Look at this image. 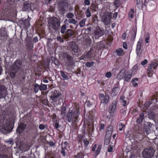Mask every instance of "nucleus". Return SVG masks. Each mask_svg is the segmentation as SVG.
<instances>
[{"label": "nucleus", "instance_id": "obj_63", "mask_svg": "<svg viewBox=\"0 0 158 158\" xmlns=\"http://www.w3.org/2000/svg\"><path fill=\"white\" fill-rule=\"evenodd\" d=\"M39 128L40 130H43L45 128V126L43 124H40L39 125Z\"/></svg>", "mask_w": 158, "mask_h": 158}, {"label": "nucleus", "instance_id": "obj_12", "mask_svg": "<svg viewBox=\"0 0 158 158\" xmlns=\"http://www.w3.org/2000/svg\"><path fill=\"white\" fill-rule=\"evenodd\" d=\"M143 41L142 40H139L138 42L136 48V53L137 55H139L141 53L142 51V49L141 46Z\"/></svg>", "mask_w": 158, "mask_h": 158}, {"label": "nucleus", "instance_id": "obj_24", "mask_svg": "<svg viewBox=\"0 0 158 158\" xmlns=\"http://www.w3.org/2000/svg\"><path fill=\"white\" fill-rule=\"evenodd\" d=\"M126 70L123 69H122L118 75V77L120 79H122L124 78L126 74Z\"/></svg>", "mask_w": 158, "mask_h": 158}, {"label": "nucleus", "instance_id": "obj_42", "mask_svg": "<svg viewBox=\"0 0 158 158\" xmlns=\"http://www.w3.org/2000/svg\"><path fill=\"white\" fill-rule=\"evenodd\" d=\"M51 60H53V62L55 65L57 66H59L60 65V62L57 59L55 58L54 57H52L51 58Z\"/></svg>", "mask_w": 158, "mask_h": 158}, {"label": "nucleus", "instance_id": "obj_44", "mask_svg": "<svg viewBox=\"0 0 158 158\" xmlns=\"http://www.w3.org/2000/svg\"><path fill=\"white\" fill-rule=\"evenodd\" d=\"M97 8V5L95 3H92L91 4L90 9L94 11H95Z\"/></svg>", "mask_w": 158, "mask_h": 158}, {"label": "nucleus", "instance_id": "obj_22", "mask_svg": "<svg viewBox=\"0 0 158 158\" xmlns=\"http://www.w3.org/2000/svg\"><path fill=\"white\" fill-rule=\"evenodd\" d=\"M20 21L22 25L25 27H28L30 25L29 20L28 19H25L24 20L22 19Z\"/></svg>", "mask_w": 158, "mask_h": 158}, {"label": "nucleus", "instance_id": "obj_25", "mask_svg": "<svg viewBox=\"0 0 158 158\" xmlns=\"http://www.w3.org/2000/svg\"><path fill=\"white\" fill-rule=\"evenodd\" d=\"M18 70H16L15 69L11 67L10 72V77L12 78H14L16 75V73Z\"/></svg>", "mask_w": 158, "mask_h": 158}, {"label": "nucleus", "instance_id": "obj_23", "mask_svg": "<svg viewBox=\"0 0 158 158\" xmlns=\"http://www.w3.org/2000/svg\"><path fill=\"white\" fill-rule=\"evenodd\" d=\"M120 88L118 86L115 87L112 89L111 92V94L114 96H116L119 91L120 90Z\"/></svg>", "mask_w": 158, "mask_h": 158}, {"label": "nucleus", "instance_id": "obj_55", "mask_svg": "<svg viewBox=\"0 0 158 158\" xmlns=\"http://www.w3.org/2000/svg\"><path fill=\"white\" fill-rule=\"evenodd\" d=\"M123 103L122 105L125 107L127 108V106L128 104L126 101L125 100L122 101V102H121Z\"/></svg>", "mask_w": 158, "mask_h": 158}, {"label": "nucleus", "instance_id": "obj_30", "mask_svg": "<svg viewBox=\"0 0 158 158\" xmlns=\"http://www.w3.org/2000/svg\"><path fill=\"white\" fill-rule=\"evenodd\" d=\"M137 28L136 27H133L131 31V35L132 37L135 38L137 33Z\"/></svg>", "mask_w": 158, "mask_h": 158}, {"label": "nucleus", "instance_id": "obj_54", "mask_svg": "<svg viewBox=\"0 0 158 158\" xmlns=\"http://www.w3.org/2000/svg\"><path fill=\"white\" fill-rule=\"evenodd\" d=\"M67 34L69 36H72L73 35L72 30L71 29H68L66 32Z\"/></svg>", "mask_w": 158, "mask_h": 158}, {"label": "nucleus", "instance_id": "obj_51", "mask_svg": "<svg viewBox=\"0 0 158 158\" xmlns=\"http://www.w3.org/2000/svg\"><path fill=\"white\" fill-rule=\"evenodd\" d=\"M102 147L101 145H99L98 146L97 149L95 152V153L96 155H98L100 153V151Z\"/></svg>", "mask_w": 158, "mask_h": 158}, {"label": "nucleus", "instance_id": "obj_3", "mask_svg": "<svg viewBox=\"0 0 158 158\" xmlns=\"http://www.w3.org/2000/svg\"><path fill=\"white\" fill-rule=\"evenodd\" d=\"M99 98L101 103L99 108L101 109H104L105 105L108 104L109 100V96L107 94L104 95L103 94H100Z\"/></svg>", "mask_w": 158, "mask_h": 158}, {"label": "nucleus", "instance_id": "obj_39", "mask_svg": "<svg viewBox=\"0 0 158 158\" xmlns=\"http://www.w3.org/2000/svg\"><path fill=\"white\" fill-rule=\"evenodd\" d=\"M138 81V78H135L132 79L131 82L132 83V85L133 87H136L138 85V84L135 82Z\"/></svg>", "mask_w": 158, "mask_h": 158}, {"label": "nucleus", "instance_id": "obj_62", "mask_svg": "<svg viewBox=\"0 0 158 158\" xmlns=\"http://www.w3.org/2000/svg\"><path fill=\"white\" fill-rule=\"evenodd\" d=\"M105 125L103 123H101L99 127V130L101 131L102 130L104 129Z\"/></svg>", "mask_w": 158, "mask_h": 158}, {"label": "nucleus", "instance_id": "obj_7", "mask_svg": "<svg viewBox=\"0 0 158 158\" xmlns=\"http://www.w3.org/2000/svg\"><path fill=\"white\" fill-rule=\"evenodd\" d=\"M117 103V100L113 101L112 103L111 106L109 108L108 112L112 117L113 116L114 112L116 109Z\"/></svg>", "mask_w": 158, "mask_h": 158}, {"label": "nucleus", "instance_id": "obj_11", "mask_svg": "<svg viewBox=\"0 0 158 158\" xmlns=\"http://www.w3.org/2000/svg\"><path fill=\"white\" fill-rule=\"evenodd\" d=\"M95 38L96 39H98L99 37L102 36L104 34V30L102 29L98 28L94 31Z\"/></svg>", "mask_w": 158, "mask_h": 158}, {"label": "nucleus", "instance_id": "obj_43", "mask_svg": "<svg viewBox=\"0 0 158 158\" xmlns=\"http://www.w3.org/2000/svg\"><path fill=\"white\" fill-rule=\"evenodd\" d=\"M1 36L3 37L4 38H6L8 36L6 31L4 30L1 32L0 34Z\"/></svg>", "mask_w": 158, "mask_h": 158}, {"label": "nucleus", "instance_id": "obj_28", "mask_svg": "<svg viewBox=\"0 0 158 158\" xmlns=\"http://www.w3.org/2000/svg\"><path fill=\"white\" fill-rule=\"evenodd\" d=\"M137 3L136 6L139 9H142L143 6V2L142 0H136Z\"/></svg>", "mask_w": 158, "mask_h": 158}, {"label": "nucleus", "instance_id": "obj_18", "mask_svg": "<svg viewBox=\"0 0 158 158\" xmlns=\"http://www.w3.org/2000/svg\"><path fill=\"white\" fill-rule=\"evenodd\" d=\"M69 45L72 49V50L75 53H77L79 52L78 45L74 42H72L69 44Z\"/></svg>", "mask_w": 158, "mask_h": 158}, {"label": "nucleus", "instance_id": "obj_16", "mask_svg": "<svg viewBox=\"0 0 158 158\" xmlns=\"http://www.w3.org/2000/svg\"><path fill=\"white\" fill-rule=\"evenodd\" d=\"M7 94L6 87L3 85H0V97H5Z\"/></svg>", "mask_w": 158, "mask_h": 158}, {"label": "nucleus", "instance_id": "obj_57", "mask_svg": "<svg viewBox=\"0 0 158 158\" xmlns=\"http://www.w3.org/2000/svg\"><path fill=\"white\" fill-rule=\"evenodd\" d=\"M57 40L58 41L61 43H63L64 42V39L60 36H58L57 37Z\"/></svg>", "mask_w": 158, "mask_h": 158}, {"label": "nucleus", "instance_id": "obj_58", "mask_svg": "<svg viewBox=\"0 0 158 158\" xmlns=\"http://www.w3.org/2000/svg\"><path fill=\"white\" fill-rule=\"evenodd\" d=\"M53 123L54 125L55 128L57 129L59 127V123L58 121H56L55 122H54Z\"/></svg>", "mask_w": 158, "mask_h": 158}, {"label": "nucleus", "instance_id": "obj_40", "mask_svg": "<svg viewBox=\"0 0 158 158\" xmlns=\"http://www.w3.org/2000/svg\"><path fill=\"white\" fill-rule=\"evenodd\" d=\"M66 21H68L69 23H72L74 25H76L77 23V21L73 19H70L68 20L67 19H66L65 20V22Z\"/></svg>", "mask_w": 158, "mask_h": 158}, {"label": "nucleus", "instance_id": "obj_8", "mask_svg": "<svg viewBox=\"0 0 158 158\" xmlns=\"http://www.w3.org/2000/svg\"><path fill=\"white\" fill-rule=\"evenodd\" d=\"M158 65V61L153 62L150 66V69L149 70V77H151L154 73L153 70L156 69Z\"/></svg>", "mask_w": 158, "mask_h": 158}, {"label": "nucleus", "instance_id": "obj_34", "mask_svg": "<svg viewBox=\"0 0 158 158\" xmlns=\"http://www.w3.org/2000/svg\"><path fill=\"white\" fill-rule=\"evenodd\" d=\"M39 85L37 83H35L34 84L33 86L34 91L35 93L38 92L39 89L40 90Z\"/></svg>", "mask_w": 158, "mask_h": 158}, {"label": "nucleus", "instance_id": "obj_35", "mask_svg": "<svg viewBox=\"0 0 158 158\" xmlns=\"http://www.w3.org/2000/svg\"><path fill=\"white\" fill-rule=\"evenodd\" d=\"M40 90L41 91L45 90L47 89V85L43 84L42 83L39 85Z\"/></svg>", "mask_w": 158, "mask_h": 158}, {"label": "nucleus", "instance_id": "obj_31", "mask_svg": "<svg viewBox=\"0 0 158 158\" xmlns=\"http://www.w3.org/2000/svg\"><path fill=\"white\" fill-rule=\"evenodd\" d=\"M142 155L144 158H148V148H147L143 150Z\"/></svg>", "mask_w": 158, "mask_h": 158}, {"label": "nucleus", "instance_id": "obj_38", "mask_svg": "<svg viewBox=\"0 0 158 158\" xmlns=\"http://www.w3.org/2000/svg\"><path fill=\"white\" fill-rule=\"evenodd\" d=\"M60 72L61 77L64 79L68 80L69 79L68 76L64 73V71L61 70L60 71Z\"/></svg>", "mask_w": 158, "mask_h": 158}, {"label": "nucleus", "instance_id": "obj_48", "mask_svg": "<svg viewBox=\"0 0 158 158\" xmlns=\"http://www.w3.org/2000/svg\"><path fill=\"white\" fill-rule=\"evenodd\" d=\"M27 46L28 48L32 49L34 47V44L31 42H29L27 44Z\"/></svg>", "mask_w": 158, "mask_h": 158}, {"label": "nucleus", "instance_id": "obj_61", "mask_svg": "<svg viewBox=\"0 0 158 158\" xmlns=\"http://www.w3.org/2000/svg\"><path fill=\"white\" fill-rule=\"evenodd\" d=\"M85 5L89 6L90 4V0H85L84 2Z\"/></svg>", "mask_w": 158, "mask_h": 158}, {"label": "nucleus", "instance_id": "obj_2", "mask_svg": "<svg viewBox=\"0 0 158 158\" xmlns=\"http://www.w3.org/2000/svg\"><path fill=\"white\" fill-rule=\"evenodd\" d=\"M73 111L69 110L67 113L66 120L68 123L72 121L73 123H76L80 114L79 106L77 103H74L73 107Z\"/></svg>", "mask_w": 158, "mask_h": 158}, {"label": "nucleus", "instance_id": "obj_29", "mask_svg": "<svg viewBox=\"0 0 158 158\" xmlns=\"http://www.w3.org/2000/svg\"><path fill=\"white\" fill-rule=\"evenodd\" d=\"M154 150L151 147H149V158L153 156L155 153Z\"/></svg>", "mask_w": 158, "mask_h": 158}, {"label": "nucleus", "instance_id": "obj_64", "mask_svg": "<svg viewBox=\"0 0 158 158\" xmlns=\"http://www.w3.org/2000/svg\"><path fill=\"white\" fill-rule=\"evenodd\" d=\"M48 144L50 146L54 147L55 146V143L53 141H51L48 143Z\"/></svg>", "mask_w": 158, "mask_h": 158}, {"label": "nucleus", "instance_id": "obj_14", "mask_svg": "<svg viewBox=\"0 0 158 158\" xmlns=\"http://www.w3.org/2000/svg\"><path fill=\"white\" fill-rule=\"evenodd\" d=\"M68 6L67 3L64 2H60L59 5V9L60 11L64 12L66 11V9L68 8Z\"/></svg>", "mask_w": 158, "mask_h": 158}, {"label": "nucleus", "instance_id": "obj_27", "mask_svg": "<svg viewBox=\"0 0 158 158\" xmlns=\"http://www.w3.org/2000/svg\"><path fill=\"white\" fill-rule=\"evenodd\" d=\"M144 116V114L141 113L139 115V117L137 119L136 122L138 123H141L143 121Z\"/></svg>", "mask_w": 158, "mask_h": 158}, {"label": "nucleus", "instance_id": "obj_59", "mask_svg": "<svg viewBox=\"0 0 158 158\" xmlns=\"http://www.w3.org/2000/svg\"><path fill=\"white\" fill-rule=\"evenodd\" d=\"M52 122H53V123L54 122H55L56 121H58V120L56 118V114H54L53 115L52 118Z\"/></svg>", "mask_w": 158, "mask_h": 158}, {"label": "nucleus", "instance_id": "obj_37", "mask_svg": "<svg viewBox=\"0 0 158 158\" xmlns=\"http://www.w3.org/2000/svg\"><path fill=\"white\" fill-rule=\"evenodd\" d=\"M67 30V27L65 24L63 25L60 29V32L62 34H64Z\"/></svg>", "mask_w": 158, "mask_h": 158}, {"label": "nucleus", "instance_id": "obj_60", "mask_svg": "<svg viewBox=\"0 0 158 158\" xmlns=\"http://www.w3.org/2000/svg\"><path fill=\"white\" fill-rule=\"evenodd\" d=\"M112 74L110 72H108L105 74V77L107 78H110L111 77Z\"/></svg>", "mask_w": 158, "mask_h": 158}, {"label": "nucleus", "instance_id": "obj_1", "mask_svg": "<svg viewBox=\"0 0 158 158\" xmlns=\"http://www.w3.org/2000/svg\"><path fill=\"white\" fill-rule=\"evenodd\" d=\"M14 123V119L12 117L6 118L4 114L0 115V127L6 132H10L13 129Z\"/></svg>", "mask_w": 158, "mask_h": 158}, {"label": "nucleus", "instance_id": "obj_17", "mask_svg": "<svg viewBox=\"0 0 158 158\" xmlns=\"http://www.w3.org/2000/svg\"><path fill=\"white\" fill-rule=\"evenodd\" d=\"M132 76V72L129 70L127 71L124 76V81L127 82H129Z\"/></svg>", "mask_w": 158, "mask_h": 158}, {"label": "nucleus", "instance_id": "obj_53", "mask_svg": "<svg viewBox=\"0 0 158 158\" xmlns=\"http://www.w3.org/2000/svg\"><path fill=\"white\" fill-rule=\"evenodd\" d=\"M66 16L68 18L71 19L73 17L74 15L72 13H69L67 14Z\"/></svg>", "mask_w": 158, "mask_h": 158}, {"label": "nucleus", "instance_id": "obj_9", "mask_svg": "<svg viewBox=\"0 0 158 158\" xmlns=\"http://www.w3.org/2000/svg\"><path fill=\"white\" fill-rule=\"evenodd\" d=\"M22 62V61L20 59H17L13 63L11 67L15 70L18 71L21 67Z\"/></svg>", "mask_w": 158, "mask_h": 158}, {"label": "nucleus", "instance_id": "obj_46", "mask_svg": "<svg viewBox=\"0 0 158 158\" xmlns=\"http://www.w3.org/2000/svg\"><path fill=\"white\" fill-rule=\"evenodd\" d=\"M110 138H107V137H105L104 139V143L105 145H108L109 144L110 141Z\"/></svg>", "mask_w": 158, "mask_h": 158}, {"label": "nucleus", "instance_id": "obj_19", "mask_svg": "<svg viewBox=\"0 0 158 158\" xmlns=\"http://www.w3.org/2000/svg\"><path fill=\"white\" fill-rule=\"evenodd\" d=\"M113 127L110 126L106 129L105 137L107 138H110L113 131Z\"/></svg>", "mask_w": 158, "mask_h": 158}, {"label": "nucleus", "instance_id": "obj_33", "mask_svg": "<svg viewBox=\"0 0 158 158\" xmlns=\"http://www.w3.org/2000/svg\"><path fill=\"white\" fill-rule=\"evenodd\" d=\"M66 108L65 106L62 107L60 109V114L64 117L66 115Z\"/></svg>", "mask_w": 158, "mask_h": 158}, {"label": "nucleus", "instance_id": "obj_26", "mask_svg": "<svg viewBox=\"0 0 158 158\" xmlns=\"http://www.w3.org/2000/svg\"><path fill=\"white\" fill-rule=\"evenodd\" d=\"M91 56V55L89 52H86V53L83 55L81 56L82 59L84 60H88L90 59Z\"/></svg>", "mask_w": 158, "mask_h": 158}, {"label": "nucleus", "instance_id": "obj_21", "mask_svg": "<svg viewBox=\"0 0 158 158\" xmlns=\"http://www.w3.org/2000/svg\"><path fill=\"white\" fill-rule=\"evenodd\" d=\"M67 60V63L69 65H72L73 64V57L69 54H67L66 55Z\"/></svg>", "mask_w": 158, "mask_h": 158}, {"label": "nucleus", "instance_id": "obj_41", "mask_svg": "<svg viewBox=\"0 0 158 158\" xmlns=\"http://www.w3.org/2000/svg\"><path fill=\"white\" fill-rule=\"evenodd\" d=\"M157 102V99L155 97H153L151 99L150 101H149V107L150 104L152 103H155Z\"/></svg>", "mask_w": 158, "mask_h": 158}, {"label": "nucleus", "instance_id": "obj_49", "mask_svg": "<svg viewBox=\"0 0 158 158\" xmlns=\"http://www.w3.org/2000/svg\"><path fill=\"white\" fill-rule=\"evenodd\" d=\"M85 19H83L79 23V25L80 27H83L85 25Z\"/></svg>", "mask_w": 158, "mask_h": 158}, {"label": "nucleus", "instance_id": "obj_15", "mask_svg": "<svg viewBox=\"0 0 158 158\" xmlns=\"http://www.w3.org/2000/svg\"><path fill=\"white\" fill-rule=\"evenodd\" d=\"M26 127V125L24 123L21 122L17 128L16 129V131L19 134L22 133Z\"/></svg>", "mask_w": 158, "mask_h": 158}, {"label": "nucleus", "instance_id": "obj_47", "mask_svg": "<svg viewBox=\"0 0 158 158\" xmlns=\"http://www.w3.org/2000/svg\"><path fill=\"white\" fill-rule=\"evenodd\" d=\"M85 14L87 18L90 17L91 16V14L90 12V10L89 7L87 9L85 12Z\"/></svg>", "mask_w": 158, "mask_h": 158}, {"label": "nucleus", "instance_id": "obj_5", "mask_svg": "<svg viewBox=\"0 0 158 158\" xmlns=\"http://www.w3.org/2000/svg\"><path fill=\"white\" fill-rule=\"evenodd\" d=\"M61 96V94L59 91L55 90L52 92L50 98L53 102H57V101H58V104L60 105V101H63V100L60 98Z\"/></svg>", "mask_w": 158, "mask_h": 158}, {"label": "nucleus", "instance_id": "obj_45", "mask_svg": "<svg viewBox=\"0 0 158 158\" xmlns=\"http://www.w3.org/2000/svg\"><path fill=\"white\" fill-rule=\"evenodd\" d=\"M83 142L84 144V147L85 148H87L89 143V141L87 140V139L85 138L83 140Z\"/></svg>", "mask_w": 158, "mask_h": 158}, {"label": "nucleus", "instance_id": "obj_13", "mask_svg": "<svg viewBox=\"0 0 158 158\" xmlns=\"http://www.w3.org/2000/svg\"><path fill=\"white\" fill-rule=\"evenodd\" d=\"M31 2L29 1L24 2L23 5L22 10L23 11H29L31 10Z\"/></svg>", "mask_w": 158, "mask_h": 158}, {"label": "nucleus", "instance_id": "obj_4", "mask_svg": "<svg viewBox=\"0 0 158 158\" xmlns=\"http://www.w3.org/2000/svg\"><path fill=\"white\" fill-rule=\"evenodd\" d=\"M48 24L50 28L57 31L60 27V22L57 18L53 17L50 18Z\"/></svg>", "mask_w": 158, "mask_h": 158}, {"label": "nucleus", "instance_id": "obj_20", "mask_svg": "<svg viewBox=\"0 0 158 158\" xmlns=\"http://www.w3.org/2000/svg\"><path fill=\"white\" fill-rule=\"evenodd\" d=\"M115 53L117 56L119 57L123 56L125 54L124 50L122 48H118L116 49Z\"/></svg>", "mask_w": 158, "mask_h": 158}, {"label": "nucleus", "instance_id": "obj_6", "mask_svg": "<svg viewBox=\"0 0 158 158\" xmlns=\"http://www.w3.org/2000/svg\"><path fill=\"white\" fill-rule=\"evenodd\" d=\"M112 13L109 11L104 13L102 17V21L106 25H108L110 23L112 19Z\"/></svg>", "mask_w": 158, "mask_h": 158}, {"label": "nucleus", "instance_id": "obj_36", "mask_svg": "<svg viewBox=\"0 0 158 158\" xmlns=\"http://www.w3.org/2000/svg\"><path fill=\"white\" fill-rule=\"evenodd\" d=\"M134 10L133 9H131L130 10V11L128 14V17L129 18H130L131 19L133 18L134 17Z\"/></svg>", "mask_w": 158, "mask_h": 158}, {"label": "nucleus", "instance_id": "obj_52", "mask_svg": "<svg viewBox=\"0 0 158 158\" xmlns=\"http://www.w3.org/2000/svg\"><path fill=\"white\" fill-rule=\"evenodd\" d=\"M125 127V125L122 123H120L118 126V128L119 131H122Z\"/></svg>", "mask_w": 158, "mask_h": 158}, {"label": "nucleus", "instance_id": "obj_50", "mask_svg": "<svg viewBox=\"0 0 158 158\" xmlns=\"http://www.w3.org/2000/svg\"><path fill=\"white\" fill-rule=\"evenodd\" d=\"M94 64V62L93 61H92L90 62H88L86 63L85 65L88 67H90L93 66Z\"/></svg>", "mask_w": 158, "mask_h": 158}, {"label": "nucleus", "instance_id": "obj_10", "mask_svg": "<svg viewBox=\"0 0 158 158\" xmlns=\"http://www.w3.org/2000/svg\"><path fill=\"white\" fill-rule=\"evenodd\" d=\"M158 110V108L157 106H153L151 108L149 109V118L150 115L152 116V118L155 117L156 114H157Z\"/></svg>", "mask_w": 158, "mask_h": 158}, {"label": "nucleus", "instance_id": "obj_56", "mask_svg": "<svg viewBox=\"0 0 158 158\" xmlns=\"http://www.w3.org/2000/svg\"><path fill=\"white\" fill-rule=\"evenodd\" d=\"M125 108H126L125 107ZM126 108H124L123 109H122L120 110V113L122 114V115H124L126 114Z\"/></svg>", "mask_w": 158, "mask_h": 158}, {"label": "nucleus", "instance_id": "obj_32", "mask_svg": "<svg viewBox=\"0 0 158 158\" xmlns=\"http://www.w3.org/2000/svg\"><path fill=\"white\" fill-rule=\"evenodd\" d=\"M84 155L82 152L77 153L73 156V158H84Z\"/></svg>", "mask_w": 158, "mask_h": 158}]
</instances>
